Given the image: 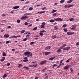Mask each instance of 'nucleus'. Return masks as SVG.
<instances>
[{"instance_id":"obj_1","label":"nucleus","mask_w":79,"mask_h":79,"mask_svg":"<svg viewBox=\"0 0 79 79\" xmlns=\"http://www.w3.org/2000/svg\"><path fill=\"white\" fill-rule=\"evenodd\" d=\"M47 62H48L47 61V60H44L41 62L40 64L41 65H43V64H45V63H47Z\"/></svg>"},{"instance_id":"obj_2","label":"nucleus","mask_w":79,"mask_h":79,"mask_svg":"<svg viewBox=\"0 0 79 79\" xmlns=\"http://www.w3.org/2000/svg\"><path fill=\"white\" fill-rule=\"evenodd\" d=\"M74 5H70L69 6H68L66 5H65L64 6V7L65 8H71V7H72Z\"/></svg>"},{"instance_id":"obj_3","label":"nucleus","mask_w":79,"mask_h":79,"mask_svg":"<svg viewBox=\"0 0 79 79\" xmlns=\"http://www.w3.org/2000/svg\"><path fill=\"white\" fill-rule=\"evenodd\" d=\"M30 53H31V52L29 51H27L24 52L25 55H27V56H28V55H30Z\"/></svg>"},{"instance_id":"obj_4","label":"nucleus","mask_w":79,"mask_h":79,"mask_svg":"<svg viewBox=\"0 0 79 79\" xmlns=\"http://www.w3.org/2000/svg\"><path fill=\"white\" fill-rule=\"evenodd\" d=\"M67 34L68 35H73V34H74V32H67Z\"/></svg>"},{"instance_id":"obj_5","label":"nucleus","mask_w":79,"mask_h":79,"mask_svg":"<svg viewBox=\"0 0 79 79\" xmlns=\"http://www.w3.org/2000/svg\"><path fill=\"white\" fill-rule=\"evenodd\" d=\"M69 49H70V47H67L64 48H63V50H68Z\"/></svg>"},{"instance_id":"obj_6","label":"nucleus","mask_w":79,"mask_h":79,"mask_svg":"<svg viewBox=\"0 0 79 79\" xmlns=\"http://www.w3.org/2000/svg\"><path fill=\"white\" fill-rule=\"evenodd\" d=\"M55 20L56 21H63V19H61V18H58L55 19Z\"/></svg>"},{"instance_id":"obj_7","label":"nucleus","mask_w":79,"mask_h":79,"mask_svg":"<svg viewBox=\"0 0 79 79\" xmlns=\"http://www.w3.org/2000/svg\"><path fill=\"white\" fill-rule=\"evenodd\" d=\"M51 48V47L50 46H48L44 48L45 50H50Z\"/></svg>"},{"instance_id":"obj_8","label":"nucleus","mask_w":79,"mask_h":79,"mask_svg":"<svg viewBox=\"0 0 79 79\" xmlns=\"http://www.w3.org/2000/svg\"><path fill=\"white\" fill-rule=\"evenodd\" d=\"M27 18H28V17L27 16H22V18H21V19H27Z\"/></svg>"},{"instance_id":"obj_9","label":"nucleus","mask_w":79,"mask_h":79,"mask_svg":"<svg viewBox=\"0 0 79 79\" xmlns=\"http://www.w3.org/2000/svg\"><path fill=\"white\" fill-rule=\"evenodd\" d=\"M5 60V57H3L2 59H1L0 61L2 62H3V61H4Z\"/></svg>"},{"instance_id":"obj_10","label":"nucleus","mask_w":79,"mask_h":79,"mask_svg":"<svg viewBox=\"0 0 79 79\" xmlns=\"http://www.w3.org/2000/svg\"><path fill=\"white\" fill-rule=\"evenodd\" d=\"M4 37L6 38H8V37H9V35L8 34H5L4 35Z\"/></svg>"},{"instance_id":"obj_11","label":"nucleus","mask_w":79,"mask_h":79,"mask_svg":"<svg viewBox=\"0 0 79 79\" xmlns=\"http://www.w3.org/2000/svg\"><path fill=\"white\" fill-rule=\"evenodd\" d=\"M54 58H55V56H53L52 57H51V58H50L49 59V61H51V60H53Z\"/></svg>"},{"instance_id":"obj_12","label":"nucleus","mask_w":79,"mask_h":79,"mask_svg":"<svg viewBox=\"0 0 79 79\" xmlns=\"http://www.w3.org/2000/svg\"><path fill=\"white\" fill-rule=\"evenodd\" d=\"M56 38V35H52V39H54V38Z\"/></svg>"},{"instance_id":"obj_13","label":"nucleus","mask_w":79,"mask_h":79,"mask_svg":"<svg viewBox=\"0 0 79 79\" xmlns=\"http://www.w3.org/2000/svg\"><path fill=\"white\" fill-rule=\"evenodd\" d=\"M50 53V52H45V55H48Z\"/></svg>"},{"instance_id":"obj_14","label":"nucleus","mask_w":79,"mask_h":79,"mask_svg":"<svg viewBox=\"0 0 79 79\" xmlns=\"http://www.w3.org/2000/svg\"><path fill=\"white\" fill-rule=\"evenodd\" d=\"M31 15V13H26V14H24V16H28V15Z\"/></svg>"},{"instance_id":"obj_15","label":"nucleus","mask_w":79,"mask_h":79,"mask_svg":"<svg viewBox=\"0 0 79 79\" xmlns=\"http://www.w3.org/2000/svg\"><path fill=\"white\" fill-rule=\"evenodd\" d=\"M19 8V6H15L13 7V9H18V8Z\"/></svg>"},{"instance_id":"obj_16","label":"nucleus","mask_w":79,"mask_h":79,"mask_svg":"<svg viewBox=\"0 0 79 79\" xmlns=\"http://www.w3.org/2000/svg\"><path fill=\"white\" fill-rule=\"evenodd\" d=\"M7 76V75L6 74H4L2 76V78H5Z\"/></svg>"},{"instance_id":"obj_17","label":"nucleus","mask_w":79,"mask_h":79,"mask_svg":"<svg viewBox=\"0 0 79 79\" xmlns=\"http://www.w3.org/2000/svg\"><path fill=\"white\" fill-rule=\"evenodd\" d=\"M50 23H54L55 22V20L53 19H51L49 20Z\"/></svg>"},{"instance_id":"obj_18","label":"nucleus","mask_w":79,"mask_h":79,"mask_svg":"<svg viewBox=\"0 0 79 79\" xmlns=\"http://www.w3.org/2000/svg\"><path fill=\"white\" fill-rule=\"evenodd\" d=\"M68 67L69 66H66L64 67V69H68Z\"/></svg>"},{"instance_id":"obj_19","label":"nucleus","mask_w":79,"mask_h":79,"mask_svg":"<svg viewBox=\"0 0 79 79\" xmlns=\"http://www.w3.org/2000/svg\"><path fill=\"white\" fill-rule=\"evenodd\" d=\"M20 37V35H18V36H16L14 35L12 36V37L14 38H17V37Z\"/></svg>"},{"instance_id":"obj_20","label":"nucleus","mask_w":79,"mask_h":79,"mask_svg":"<svg viewBox=\"0 0 79 79\" xmlns=\"http://www.w3.org/2000/svg\"><path fill=\"white\" fill-rule=\"evenodd\" d=\"M73 1V0H70L69 1H67V3H71Z\"/></svg>"},{"instance_id":"obj_21","label":"nucleus","mask_w":79,"mask_h":79,"mask_svg":"<svg viewBox=\"0 0 79 79\" xmlns=\"http://www.w3.org/2000/svg\"><path fill=\"white\" fill-rule=\"evenodd\" d=\"M46 70H47V68H46L43 69L42 70V72L43 73H44V72H45V71H46Z\"/></svg>"},{"instance_id":"obj_22","label":"nucleus","mask_w":79,"mask_h":79,"mask_svg":"<svg viewBox=\"0 0 79 79\" xmlns=\"http://www.w3.org/2000/svg\"><path fill=\"white\" fill-rule=\"evenodd\" d=\"M57 11V10H53L52 11V13H55V12Z\"/></svg>"},{"instance_id":"obj_23","label":"nucleus","mask_w":79,"mask_h":79,"mask_svg":"<svg viewBox=\"0 0 79 79\" xmlns=\"http://www.w3.org/2000/svg\"><path fill=\"white\" fill-rule=\"evenodd\" d=\"M64 2H65L64 0H61L60 1V3H64Z\"/></svg>"},{"instance_id":"obj_24","label":"nucleus","mask_w":79,"mask_h":79,"mask_svg":"<svg viewBox=\"0 0 79 79\" xmlns=\"http://www.w3.org/2000/svg\"><path fill=\"white\" fill-rule=\"evenodd\" d=\"M45 13V11H42L41 12H38V13Z\"/></svg>"},{"instance_id":"obj_25","label":"nucleus","mask_w":79,"mask_h":79,"mask_svg":"<svg viewBox=\"0 0 79 79\" xmlns=\"http://www.w3.org/2000/svg\"><path fill=\"white\" fill-rule=\"evenodd\" d=\"M23 68L24 69H27V70L29 69V68L26 66L24 67H23Z\"/></svg>"},{"instance_id":"obj_26","label":"nucleus","mask_w":79,"mask_h":79,"mask_svg":"<svg viewBox=\"0 0 79 79\" xmlns=\"http://www.w3.org/2000/svg\"><path fill=\"white\" fill-rule=\"evenodd\" d=\"M44 32H46V31L45 30H42L40 31V33H43Z\"/></svg>"},{"instance_id":"obj_27","label":"nucleus","mask_w":79,"mask_h":79,"mask_svg":"<svg viewBox=\"0 0 79 79\" xmlns=\"http://www.w3.org/2000/svg\"><path fill=\"white\" fill-rule=\"evenodd\" d=\"M71 60V58L69 59L68 60L66 61V63H69V62L70 60Z\"/></svg>"},{"instance_id":"obj_28","label":"nucleus","mask_w":79,"mask_h":79,"mask_svg":"<svg viewBox=\"0 0 79 79\" xmlns=\"http://www.w3.org/2000/svg\"><path fill=\"white\" fill-rule=\"evenodd\" d=\"M32 56V53H30V54H29V55L27 56V57H29V56Z\"/></svg>"},{"instance_id":"obj_29","label":"nucleus","mask_w":79,"mask_h":79,"mask_svg":"<svg viewBox=\"0 0 79 79\" xmlns=\"http://www.w3.org/2000/svg\"><path fill=\"white\" fill-rule=\"evenodd\" d=\"M28 39V38H26L23 39V41H24V42H25V41H26V40H27Z\"/></svg>"},{"instance_id":"obj_30","label":"nucleus","mask_w":79,"mask_h":79,"mask_svg":"<svg viewBox=\"0 0 79 79\" xmlns=\"http://www.w3.org/2000/svg\"><path fill=\"white\" fill-rule=\"evenodd\" d=\"M45 27V26L42 25H41L40 28H44Z\"/></svg>"},{"instance_id":"obj_31","label":"nucleus","mask_w":79,"mask_h":79,"mask_svg":"<svg viewBox=\"0 0 79 79\" xmlns=\"http://www.w3.org/2000/svg\"><path fill=\"white\" fill-rule=\"evenodd\" d=\"M28 10L30 11H31V10H33V7H30L29 8Z\"/></svg>"},{"instance_id":"obj_32","label":"nucleus","mask_w":79,"mask_h":79,"mask_svg":"<svg viewBox=\"0 0 79 79\" xmlns=\"http://www.w3.org/2000/svg\"><path fill=\"white\" fill-rule=\"evenodd\" d=\"M33 67L34 66V67H37V64H35L33 65Z\"/></svg>"},{"instance_id":"obj_33","label":"nucleus","mask_w":79,"mask_h":79,"mask_svg":"<svg viewBox=\"0 0 79 79\" xmlns=\"http://www.w3.org/2000/svg\"><path fill=\"white\" fill-rule=\"evenodd\" d=\"M36 29H37V27H35L32 29V31H35Z\"/></svg>"},{"instance_id":"obj_34","label":"nucleus","mask_w":79,"mask_h":79,"mask_svg":"<svg viewBox=\"0 0 79 79\" xmlns=\"http://www.w3.org/2000/svg\"><path fill=\"white\" fill-rule=\"evenodd\" d=\"M67 26V25L66 24L63 25L62 27H66Z\"/></svg>"},{"instance_id":"obj_35","label":"nucleus","mask_w":79,"mask_h":79,"mask_svg":"<svg viewBox=\"0 0 79 79\" xmlns=\"http://www.w3.org/2000/svg\"><path fill=\"white\" fill-rule=\"evenodd\" d=\"M63 30L64 31V32H67L68 31V30L64 28L63 29Z\"/></svg>"},{"instance_id":"obj_36","label":"nucleus","mask_w":79,"mask_h":79,"mask_svg":"<svg viewBox=\"0 0 79 79\" xmlns=\"http://www.w3.org/2000/svg\"><path fill=\"white\" fill-rule=\"evenodd\" d=\"M25 32V30H23L22 31H21L20 32L21 34H23V33H24Z\"/></svg>"},{"instance_id":"obj_37","label":"nucleus","mask_w":79,"mask_h":79,"mask_svg":"<svg viewBox=\"0 0 79 79\" xmlns=\"http://www.w3.org/2000/svg\"><path fill=\"white\" fill-rule=\"evenodd\" d=\"M61 49H59L57 50V52H58V53H60V52H61Z\"/></svg>"},{"instance_id":"obj_38","label":"nucleus","mask_w":79,"mask_h":79,"mask_svg":"<svg viewBox=\"0 0 79 79\" xmlns=\"http://www.w3.org/2000/svg\"><path fill=\"white\" fill-rule=\"evenodd\" d=\"M10 40L9 41H7L6 42V44H8L9 43H10Z\"/></svg>"},{"instance_id":"obj_39","label":"nucleus","mask_w":79,"mask_h":79,"mask_svg":"<svg viewBox=\"0 0 79 79\" xmlns=\"http://www.w3.org/2000/svg\"><path fill=\"white\" fill-rule=\"evenodd\" d=\"M58 65L56 64H54L52 65L53 68H54V67L55 66H57Z\"/></svg>"},{"instance_id":"obj_40","label":"nucleus","mask_w":79,"mask_h":79,"mask_svg":"<svg viewBox=\"0 0 79 79\" xmlns=\"http://www.w3.org/2000/svg\"><path fill=\"white\" fill-rule=\"evenodd\" d=\"M28 61V60L27 59L23 60V61H24V62H27Z\"/></svg>"},{"instance_id":"obj_41","label":"nucleus","mask_w":79,"mask_h":79,"mask_svg":"<svg viewBox=\"0 0 79 79\" xmlns=\"http://www.w3.org/2000/svg\"><path fill=\"white\" fill-rule=\"evenodd\" d=\"M34 44V42L33 41H32L30 43V45H32Z\"/></svg>"},{"instance_id":"obj_42","label":"nucleus","mask_w":79,"mask_h":79,"mask_svg":"<svg viewBox=\"0 0 79 79\" xmlns=\"http://www.w3.org/2000/svg\"><path fill=\"white\" fill-rule=\"evenodd\" d=\"M74 20V19L73 18H71V19H69V20L70 21H73Z\"/></svg>"},{"instance_id":"obj_43","label":"nucleus","mask_w":79,"mask_h":79,"mask_svg":"<svg viewBox=\"0 0 79 79\" xmlns=\"http://www.w3.org/2000/svg\"><path fill=\"white\" fill-rule=\"evenodd\" d=\"M53 16H54L55 17L56 16V13H54L53 14Z\"/></svg>"},{"instance_id":"obj_44","label":"nucleus","mask_w":79,"mask_h":79,"mask_svg":"<svg viewBox=\"0 0 79 79\" xmlns=\"http://www.w3.org/2000/svg\"><path fill=\"white\" fill-rule=\"evenodd\" d=\"M39 35H40L41 36H43V35H44V34L42 33H40L39 34Z\"/></svg>"},{"instance_id":"obj_45","label":"nucleus","mask_w":79,"mask_h":79,"mask_svg":"<svg viewBox=\"0 0 79 79\" xmlns=\"http://www.w3.org/2000/svg\"><path fill=\"white\" fill-rule=\"evenodd\" d=\"M63 61H64V60L63 59L60 61V64H61L63 62Z\"/></svg>"},{"instance_id":"obj_46","label":"nucleus","mask_w":79,"mask_h":79,"mask_svg":"<svg viewBox=\"0 0 79 79\" xmlns=\"http://www.w3.org/2000/svg\"><path fill=\"white\" fill-rule=\"evenodd\" d=\"M66 45V44H63V45L62 46V47H64Z\"/></svg>"},{"instance_id":"obj_47","label":"nucleus","mask_w":79,"mask_h":79,"mask_svg":"<svg viewBox=\"0 0 79 79\" xmlns=\"http://www.w3.org/2000/svg\"><path fill=\"white\" fill-rule=\"evenodd\" d=\"M2 56H6V54L5 53H3Z\"/></svg>"},{"instance_id":"obj_48","label":"nucleus","mask_w":79,"mask_h":79,"mask_svg":"<svg viewBox=\"0 0 79 79\" xmlns=\"http://www.w3.org/2000/svg\"><path fill=\"white\" fill-rule=\"evenodd\" d=\"M76 45L77 46H79V42H77V43L76 44Z\"/></svg>"},{"instance_id":"obj_49","label":"nucleus","mask_w":79,"mask_h":79,"mask_svg":"<svg viewBox=\"0 0 79 79\" xmlns=\"http://www.w3.org/2000/svg\"><path fill=\"white\" fill-rule=\"evenodd\" d=\"M61 66V64H59V66H58L57 67V68H60V67Z\"/></svg>"},{"instance_id":"obj_50","label":"nucleus","mask_w":79,"mask_h":79,"mask_svg":"<svg viewBox=\"0 0 79 79\" xmlns=\"http://www.w3.org/2000/svg\"><path fill=\"white\" fill-rule=\"evenodd\" d=\"M42 25H44V26L45 25V22H43L42 23Z\"/></svg>"},{"instance_id":"obj_51","label":"nucleus","mask_w":79,"mask_h":79,"mask_svg":"<svg viewBox=\"0 0 79 79\" xmlns=\"http://www.w3.org/2000/svg\"><path fill=\"white\" fill-rule=\"evenodd\" d=\"M25 25H27L28 24V23L27 22H26L24 23Z\"/></svg>"},{"instance_id":"obj_52","label":"nucleus","mask_w":79,"mask_h":79,"mask_svg":"<svg viewBox=\"0 0 79 79\" xmlns=\"http://www.w3.org/2000/svg\"><path fill=\"white\" fill-rule=\"evenodd\" d=\"M42 10H45V9H46V7H44L43 8H42Z\"/></svg>"},{"instance_id":"obj_53","label":"nucleus","mask_w":79,"mask_h":79,"mask_svg":"<svg viewBox=\"0 0 79 79\" xmlns=\"http://www.w3.org/2000/svg\"><path fill=\"white\" fill-rule=\"evenodd\" d=\"M17 21L18 23H20V20L19 19L17 20Z\"/></svg>"},{"instance_id":"obj_54","label":"nucleus","mask_w":79,"mask_h":79,"mask_svg":"<svg viewBox=\"0 0 79 79\" xmlns=\"http://www.w3.org/2000/svg\"><path fill=\"white\" fill-rule=\"evenodd\" d=\"M7 66H10V63H8L6 64Z\"/></svg>"},{"instance_id":"obj_55","label":"nucleus","mask_w":79,"mask_h":79,"mask_svg":"<svg viewBox=\"0 0 79 79\" xmlns=\"http://www.w3.org/2000/svg\"><path fill=\"white\" fill-rule=\"evenodd\" d=\"M29 67H33V65H30L29 66Z\"/></svg>"},{"instance_id":"obj_56","label":"nucleus","mask_w":79,"mask_h":79,"mask_svg":"<svg viewBox=\"0 0 79 79\" xmlns=\"http://www.w3.org/2000/svg\"><path fill=\"white\" fill-rule=\"evenodd\" d=\"M30 36V35H27L26 36V37H29Z\"/></svg>"},{"instance_id":"obj_57","label":"nucleus","mask_w":79,"mask_h":79,"mask_svg":"<svg viewBox=\"0 0 79 79\" xmlns=\"http://www.w3.org/2000/svg\"><path fill=\"white\" fill-rule=\"evenodd\" d=\"M75 28H76V27H72L70 29H75Z\"/></svg>"},{"instance_id":"obj_58","label":"nucleus","mask_w":79,"mask_h":79,"mask_svg":"<svg viewBox=\"0 0 79 79\" xmlns=\"http://www.w3.org/2000/svg\"><path fill=\"white\" fill-rule=\"evenodd\" d=\"M6 16V15L5 14H3L2 15V16Z\"/></svg>"},{"instance_id":"obj_59","label":"nucleus","mask_w":79,"mask_h":79,"mask_svg":"<svg viewBox=\"0 0 79 79\" xmlns=\"http://www.w3.org/2000/svg\"><path fill=\"white\" fill-rule=\"evenodd\" d=\"M72 27H76V25H72Z\"/></svg>"},{"instance_id":"obj_60","label":"nucleus","mask_w":79,"mask_h":79,"mask_svg":"<svg viewBox=\"0 0 79 79\" xmlns=\"http://www.w3.org/2000/svg\"><path fill=\"white\" fill-rule=\"evenodd\" d=\"M27 57H27H27L26 56V57H25V58H23V59H27Z\"/></svg>"},{"instance_id":"obj_61","label":"nucleus","mask_w":79,"mask_h":79,"mask_svg":"<svg viewBox=\"0 0 79 79\" xmlns=\"http://www.w3.org/2000/svg\"><path fill=\"white\" fill-rule=\"evenodd\" d=\"M14 11H15V10H12V11H11L10 12V13H13V12H14Z\"/></svg>"},{"instance_id":"obj_62","label":"nucleus","mask_w":79,"mask_h":79,"mask_svg":"<svg viewBox=\"0 0 79 79\" xmlns=\"http://www.w3.org/2000/svg\"><path fill=\"white\" fill-rule=\"evenodd\" d=\"M12 51H13V52H15V50L14 49H12Z\"/></svg>"},{"instance_id":"obj_63","label":"nucleus","mask_w":79,"mask_h":79,"mask_svg":"<svg viewBox=\"0 0 79 79\" xmlns=\"http://www.w3.org/2000/svg\"><path fill=\"white\" fill-rule=\"evenodd\" d=\"M10 28H11V26H9L8 27V29H10Z\"/></svg>"},{"instance_id":"obj_64","label":"nucleus","mask_w":79,"mask_h":79,"mask_svg":"<svg viewBox=\"0 0 79 79\" xmlns=\"http://www.w3.org/2000/svg\"><path fill=\"white\" fill-rule=\"evenodd\" d=\"M27 32H26V33H24V34L25 35L27 34Z\"/></svg>"}]
</instances>
